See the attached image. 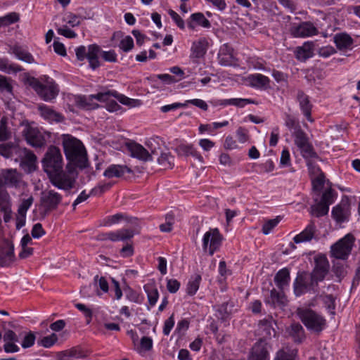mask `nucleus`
<instances>
[{
    "label": "nucleus",
    "mask_w": 360,
    "mask_h": 360,
    "mask_svg": "<svg viewBox=\"0 0 360 360\" xmlns=\"http://www.w3.org/2000/svg\"><path fill=\"white\" fill-rule=\"evenodd\" d=\"M250 84L257 88H266L269 84V79L261 74L251 75L248 78Z\"/></svg>",
    "instance_id": "obj_32"
},
{
    "label": "nucleus",
    "mask_w": 360,
    "mask_h": 360,
    "mask_svg": "<svg viewBox=\"0 0 360 360\" xmlns=\"http://www.w3.org/2000/svg\"><path fill=\"white\" fill-rule=\"evenodd\" d=\"M34 201V198L32 196L29 197L27 199L23 200L22 203L18 207V212L26 214L27 210L32 205Z\"/></svg>",
    "instance_id": "obj_62"
},
{
    "label": "nucleus",
    "mask_w": 360,
    "mask_h": 360,
    "mask_svg": "<svg viewBox=\"0 0 360 360\" xmlns=\"http://www.w3.org/2000/svg\"><path fill=\"white\" fill-rule=\"evenodd\" d=\"M38 110L41 116L49 121L60 122L63 120V116L60 113L56 112L52 108L44 104L39 105Z\"/></svg>",
    "instance_id": "obj_25"
},
{
    "label": "nucleus",
    "mask_w": 360,
    "mask_h": 360,
    "mask_svg": "<svg viewBox=\"0 0 360 360\" xmlns=\"http://www.w3.org/2000/svg\"><path fill=\"white\" fill-rule=\"evenodd\" d=\"M221 315H230L236 313L234 304L232 302H226L219 306L217 310Z\"/></svg>",
    "instance_id": "obj_48"
},
{
    "label": "nucleus",
    "mask_w": 360,
    "mask_h": 360,
    "mask_svg": "<svg viewBox=\"0 0 360 360\" xmlns=\"http://www.w3.org/2000/svg\"><path fill=\"white\" fill-rule=\"evenodd\" d=\"M42 162L44 171L48 175L62 169L63 158L60 149L56 146H50Z\"/></svg>",
    "instance_id": "obj_7"
},
{
    "label": "nucleus",
    "mask_w": 360,
    "mask_h": 360,
    "mask_svg": "<svg viewBox=\"0 0 360 360\" xmlns=\"http://www.w3.org/2000/svg\"><path fill=\"white\" fill-rule=\"evenodd\" d=\"M139 233V229H122L115 231H111L110 235V241H127L134 237L135 234Z\"/></svg>",
    "instance_id": "obj_20"
},
{
    "label": "nucleus",
    "mask_w": 360,
    "mask_h": 360,
    "mask_svg": "<svg viewBox=\"0 0 360 360\" xmlns=\"http://www.w3.org/2000/svg\"><path fill=\"white\" fill-rule=\"evenodd\" d=\"M88 352L80 347H73L70 349L63 351L59 354L60 360H70L72 358L84 359L88 356Z\"/></svg>",
    "instance_id": "obj_23"
},
{
    "label": "nucleus",
    "mask_w": 360,
    "mask_h": 360,
    "mask_svg": "<svg viewBox=\"0 0 360 360\" xmlns=\"http://www.w3.org/2000/svg\"><path fill=\"white\" fill-rule=\"evenodd\" d=\"M207 41L205 39H200L194 41L191 46L192 53L196 58L202 57L206 52Z\"/></svg>",
    "instance_id": "obj_38"
},
{
    "label": "nucleus",
    "mask_w": 360,
    "mask_h": 360,
    "mask_svg": "<svg viewBox=\"0 0 360 360\" xmlns=\"http://www.w3.org/2000/svg\"><path fill=\"white\" fill-rule=\"evenodd\" d=\"M325 176L323 173H320L316 177L312 179V186L315 191H320L324 184Z\"/></svg>",
    "instance_id": "obj_57"
},
{
    "label": "nucleus",
    "mask_w": 360,
    "mask_h": 360,
    "mask_svg": "<svg viewBox=\"0 0 360 360\" xmlns=\"http://www.w3.org/2000/svg\"><path fill=\"white\" fill-rule=\"evenodd\" d=\"M22 135L25 136L28 144L34 148H41L46 145V140L49 134L39 131L38 129L25 126L22 131Z\"/></svg>",
    "instance_id": "obj_8"
},
{
    "label": "nucleus",
    "mask_w": 360,
    "mask_h": 360,
    "mask_svg": "<svg viewBox=\"0 0 360 360\" xmlns=\"http://www.w3.org/2000/svg\"><path fill=\"white\" fill-rule=\"evenodd\" d=\"M354 238L351 234L346 235L331 246V255L337 259H345L349 255Z\"/></svg>",
    "instance_id": "obj_10"
},
{
    "label": "nucleus",
    "mask_w": 360,
    "mask_h": 360,
    "mask_svg": "<svg viewBox=\"0 0 360 360\" xmlns=\"http://www.w3.org/2000/svg\"><path fill=\"white\" fill-rule=\"evenodd\" d=\"M297 100L303 115L307 117L308 121L313 122L314 120L311 115L312 104L309 101V97L305 94L304 91H298L297 94Z\"/></svg>",
    "instance_id": "obj_17"
},
{
    "label": "nucleus",
    "mask_w": 360,
    "mask_h": 360,
    "mask_svg": "<svg viewBox=\"0 0 360 360\" xmlns=\"http://www.w3.org/2000/svg\"><path fill=\"white\" fill-rule=\"evenodd\" d=\"M131 170L127 166L112 165L104 172V176L108 178L120 177L126 173H130Z\"/></svg>",
    "instance_id": "obj_28"
},
{
    "label": "nucleus",
    "mask_w": 360,
    "mask_h": 360,
    "mask_svg": "<svg viewBox=\"0 0 360 360\" xmlns=\"http://www.w3.org/2000/svg\"><path fill=\"white\" fill-rule=\"evenodd\" d=\"M302 321L310 330L319 333L326 326V321L323 316H301Z\"/></svg>",
    "instance_id": "obj_16"
},
{
    "label": "nucleus",
    "mask_w": 360,
    "mask_h": 360,
    "mask_svg": "<svg viewBox=\"0 0 360 360\" xmlns=\"http://www.w3.org/2000/svg\"><path fill=\"white\" fill-rule=\"evenodd\" d=\"M124 219V215L120 213H117L114 215H111L105 219L104 225L105 226H111L112 224L118 223L120 220Z\"/></svg>",
    "instance_id": "obj_63"
},
{
    "label": "nucleus",
    "mask_w": 360,
    "mask_h": 360,
    "mask_svg": "<svg viewBox=\"0 0 360 360\" xmlns=\"http://www.w3.org/2000/svg\"><path fill=\"white\" fill-rule=\"evenodd\" d=\"M218 58L219 63L224 66H231L236 63L235 58L226 46L220 49Z\"/></svg>",
    "instance_id": "obj_35"
},
{
    "label": "nucleus",
    "mask_w": 360,
    "mask_h": 360,
    "mask_svg": "<svg viewBox=\"0 0 360 360\" xmlns=\"http://www.w3.org/2000/svg\"><path fill=\"white\" fill-rule=\"evenodd\" d=\"M119 47L125 52L132 49L134 47V41L130 36L123 38L120 43Z\"/></svg>",
    "instance_id": "obj_55"
},
{
    "label": "nucleus",
    "mask_w": 360,
    "mask_h": 360,
    "mask_svg": "<svg viewBox=\"0 0 360 360\" xmlns=\"http://www.w3.org/2000/svg\"><path fill=\"white\" fill-rule=\"evenodd\" d=\"M0 179L3 186L13 188H20L23 183L21 175L16 169H5L0 172Z\"/></svg>",
    "instance_id": "obj_13"
},
{
    "label": "nucleus",
    "mask_w": 360,
    "mask_h": 360,
    "mask_svg": "<svg viewBox=\"0 0 360 360\" xmlns=\"http://www.w3.org/2000/svg\"><path fill=\"white\" fill-rule=\"evenodd\" d=\"M271 345L265 339L259 338L252 347L248 360H269Z\"/></svg>",
    "instance_id": "obj_9"
},
{
    "label": "nucleus",
    "mask_w": 360,
    "mask_h": 360,
    "mask_svg": "<svg viewBox=\"0 0 360 360\" xmlns=\"http://www.w3.org/2000/svg\"><path fill=\"white\" fill-rule=\"evenodd\" d=\"M335 43L339 49H346L352 44L353 39L349 34L342 33L335 36Z\"/></svg>",
    "instance_id": "obj_39"
},
{
    "label": "nucleus",
    "mask_w": 360,
    "mask_h": 360,
    "mask_svg": "<svg viewBox=\"0 0 360 360\" xmlns=\"http://www.w3.org/2000/svg\"><path fill=\"white\" fill-rule=\"evenodd\" d=\"M63 146L66 158L71 164L80 168L87 166L86 151L79 140L69 134L63 135Z\"/></svg>",
    "instance_id": "obj_1"
},
{
    "label": "nucleus",
    "mask_w": 360,
    "mask_h": 360,
    "mask_svg": "<svg viewBox=\"0 0 360 360\" xmlns=\"http://www.w3.org/2000/svg\"><path fill=\"white\" fill-rule=\"evenodd\" d=\"M18 20L19 15L16 13H10L4 17H0V23L1 25H8Z\"/></svg>",
    "instance_id": "obj_51"
},
{
    "label": "nucleus",
    "mask_w": 360,
    "mask_h": 360,
    "mask_svg": "<svg viewBox=\"0 0 360 360\" xmlns=\"http://www.w3.org/2000/svg\"><path fill=\"white\" fill-rule=\"evenodd\" d=\"M274 282L280 290H283L289 285L290 272L288 269L283 268L278 271L274 277Z\"/></svg>",
    "instance_id": "obj_31"
},
{
    "label": "nucleus",
    "mask_w": 360,
    "mask_h": 360,
    "mask_svg": "<svg viewBox=\"0 0 360 360\" xmlns=\"http://www.w3.org/2000/svg\"><path fill=\"white\" fill-rule=\"evenodd\" d=\"M222 237L217 229H210L207 231L202 238V247L205 251L207 250L209 245V253L212 255L219 248Z\"/></svg>",
    "instance_id": "obj_12"
},
{
    "label": "nucleus",
    "mask_w": 360,
    "mask_h": 360,
    "mask_svg": "<svg viewBox=\"0 0 360 360\" xmlns=\"http://www.w3.org/2000/svg\"><path fill=\"white\" fill-rule=\"evenodd\" d=\"M184 103H186V107L188 106V104H192L203 110H207L208 109V105L207 103L202 99L195 98L187 100L185 101Z\"/></svg>",
    "instance_id": "obj_59"
},
{
    "label": "nucleus",
    "mask_w": 360,
    "mask_h": 360,
    "mask_svg": "<svg viewBox=\"0 0 360 360\" xmlns=\"http://www.w3.org/2000/svg\"><path fill=\"white\" fill-rule=\"evenodd\" d=\"M201 281V276L195 274L191 278L187 285L188 294L193 295L195 294L199 288L200 283Z\"/></svg>",
    "instance_id": "obj_42"
},
{
    "label": "nucleus",
    "mask_w": 360,
    "mask_h": 360,
    "mask_svg": "<svg viewBox=\"0 0 360 360\" xmlns=\"http://www.w3.org/2000/svg\"><path fill=\"white\" fill-rule=\"evenodd\" d=\"M298 148L300 149L304 158L308 159L317 157L316 153L314 151L311 146H310L308 142Z\"/></svg>",
    "instance_id": "obj_49"
},
{
    "label": "nucleus",
    "mask_w": 360,
    "mask_h": 360,
    "mask_svg": "<svg viewBox=\"0 0 360 360\" xmlns=\"http://www.w3.org/2000/svg\"><path fill=\"white\" fill-rule=\"evenodd\" d=\"M290 32L295 37H309L316 35L319 32L311 22H303L297 25L292 26Z\"/></svg>",
    "instance_id": "obj_14"
},
{
    "label": "nucleus",
    "mask_w": 360,
    "mask_h": 360,
    "mask_svg": "<svg viewBox=\"0 0 360 360\" xmlns=\"http://www.w3.org/2000/svg\"><path fill=\"white\" fill-rule=\"evenodd\" d=\"M97 94L89 96H78L75 98V102L78 107L84 110H94L98 108V105L94 103V99H96Z\"/></svg>",
    "instance_id": "obj_24"
},
{
    "label": "nucleus",
    "mask_w": 360,
    "mask_h": 360,
    "mask_svg": "<svg viewBox=\"0 0 360 360\" xmlns=\"http://www.w3.org/2000/svg\"><path fill=\"white\" fill-rule=\"evenodd\" d=\"M0 70L10 74L21 72L22 68L17 64L11 63L6 58H0Z\"/></svg>",
    "instance_id": "obj_36"
},
{
    "label": "nucleus",
    "mask_w": 360,
    "mask_h": 360,
    "mask_svg": "<svg viewBox=\"0 0 360 360\" xmlns=\"http://www.w3.org/2000/svg\"><path fill=\"white\" fill-rule=\"evenodd\" d=\"M316 226L313 222H311L300 233L296 235L293 240L295 243L310 241L315 233Z\"/></svg>",
    "instance_id": "obj_27"
},
{
    "label": "nucleus",
    "mask_w": 360,
    "mask_h": 360,
    "mask_svg": "<svg viewBox=\"0 0 360 360\" xmlns=\"http://www.w3.org/2000/svg\"><path fill=\"white\" fill-rule=\"evenodd\" d=\"M257 333L259 335L262 336L267 340V338L275 336L276 331L272 326V316H269L260 321L258 324Z\"/></svg>",
    "instance_id": "obj_21"
},
{
    "label": "nucleus",
    "mask_w": 360,
    "mask_h": 360,
    "mask_svg": "<svg viewBox=\"0 0 360 360\" xmlns=\"http://www.w3.org/2000/svg\"><path fill=\"white\" fill-rule=\"evenodd\" d=\"M323 302L324 303L325 307L328 309V313L331 315H334L335 314V299L332 295H326L323 297Z\"/></svg>",
    "instance_id": "obj_54"
},
{
    "label": "nucleus",
    "mask_w": 360,
    "mask_h": 360,
    "mask_svg": "<svg viewBox=\"0 0 360 360\" xmlns=\"http://www.w3.org/2000/svg\"><path fill=\"white\" fill-rule=\"evenodd\" d=\"M13 87L9 82V79L0 75V90L8 93H12Z\"/></svg>",
    "instance_id": "obj_61"
},
{
    "label": "nucleus",
    "mask_w": 360,
    "mask_h": 360,
    "mask_svg": "<svg viewBox=\"0 0 360 360\" xmlns=\"http://www.w3.org/2000/svg\"><path fill=\"white\" fill-rule=\"evenodd\" d=\"M144 289L148 295L149 304L154 306L159 297L158 289L151 285H145Z\"/></svg>",
    "instance_id": "obj_43"
},
{
    "label": "nucleus",
    "mask_w": 360,
    "mask_h": 360,
    "mask_svg": "<svg viewBox=\"0 0 360 360\" xmlns=\"http://www.w3.org/2000/svg\"><path fill=\"white\" fill-rule=\"evenodd\" d=\"M314 269L328 272L329 263L324 255H319L315 258Z\"/></svg>",
    "instance_id": "obj_46"
},
{
    "label": "nucleus",
    "mask_w": 360,
    "mask_h": 360,
    "mask_svg": "<svg viewBox=\"0 0 360 360\" xmlns=\"http://www.w3.org/2000/svg\"><path fill=\"white\" fill-rule=\"evenodd\" d=\"M11 51L18 59L22 61L27 63H32L34 62V59L31 53L21 46H14L11 48Z\"/></svg>",
    "instance_id": "obj_33"
},
{
    "label": "nucleus",
    "mask_w": 360,
    "mask_h": 360,
    "mask_svg": "<svg viewBox=\"0 0 360 360\" xmlns=\"http://www.w3.org/2000/svg\"><path fill=\"white\" fill-rule=\"evenodd\" d=\"M10 201V195L3 186V182L0 179V207L4 206Z\"/></svg>",
    "instance_id": "obj_58"
},
{
    "label": "nucleus",
    "mask_w": 360,
    "mask_h": 360,
    "mask_svg": "<svg viewBox=\"0 0 360 360\" xmlns=\"http://www.w3.org/2000/svg\"><path fill=\"white\" fill-rule=\"evenodd\" d=\"M188 27L192 30H195L197 25L204 28L211 27L210 22L205 17L204 14L200 12L191 14L190 20L187 22Z\"/></svg>",
    "instance_id": "obj_22"
},
{
    "label": "nucleus",
    "mask_w": 360,
    "mask_h": 360,
    "mask_svg": "<svg viewBox=\"0 0 360 360\" xmlns=\"http://www.w3.org/2000/svg\"><path fill=\"white\" fill-rule=\"evenodd\" d=\"M42 82L34 77H29L27 83L37 92L44 101H51L56 97L58 94L57 84L53 79L44 76Z\"/></svg>",
    "instance_id": "obj_3"
},
{
    "label": "nucleus",
    "mask_w": 360,
    "mask_h": 360,
    "mask_svg": "<svg viewBox=\"0 0 360 360\" xmlns=\"http://www.w3.org/2000/svg\"><path fill=\"white\" fill-rule=\"evenodd\" d=\"M280 217H277L275 219H269L266 221L262 226V232L264 234H269L271 230L276 227L280 221Z\"/></svg>",
    "instance_id": "obj_50"
},
{
    "label": "nucleus",
    "mask_w": 360,
    "mask_h": 360,
    "mask_svg": "<svg viewBox=\"0 0 360 360\" xmlns=\"http://www.w3.org/2000/svg\"><path fill=\"white\" fill-rule=\"evenodd\" d=\"M294 293L298 297L307 292H318V284L309 272L302 271L297 274L294 283Z\"/></svg>",
    "instance_id": "obj_6"
},
{
    "label": "nucleus",
    "mask_w": 360,
    "mask_h": 360,
    "mask_svg": "<svg viewBox=\"0 0 360 360\" xmlns=\"http://www.w3.org/2000/svg\"><path fill=\"white\" fill-rule=\"evenodd\" d=\"M335 194V191L333 189H326L322 195L321 201L329 206L333 202Z\"/></svg>",
    "instance_id": "obj_56"
},
{
    "label": "nucleus",
    "mask_w": 360,
    "mask_h": 360,
    "mask_svg": "<svg viewBox=\"0 0 360 360\" xmlns=\"http://www.w3.org/2000/svg\"><path fill=\"white\" fill-rule=\"evenodd\" d=\"M57 32L59 34L63 35L69 39L75 38L77 37V34L73 30L68 27L66 25L61 27H58L57 29Z\"/></svg>",
    "instance_id": "obj_60"
},
{
    "label": "nucleus",
    "mask_w": 360,
    "mask_h": 360,
    "mask_svg": "<svg viewBox=\"0 0 360 360\" xmlns=\"http://www.w3.org/2000/svg\"><path fill=\"white\" fill-rule=\"evenodd\" d=\"M8 119L3 117L0 120V141H6L11 137V131L7 128Z\"/></svg>",
    "instance_id": "obj_45"
},
{
    "label": "nucleus",
    "mask_w": 360,
    "mask_h": 360,
    "mask_svg": "<svg viewBox=\"0 0 360 360\" xmlns=\"http://www.w3.org/2000/svg\"><path fill=\"white\" fill-rule=\"evenodd\" d=\"M285 125L290 129L296 131L300 129V123L292 116L287 114L285 118Z\"/></svg>",
    "instance_id": "obj_53"
},
{
    "label": "nucleus",
    "mask_w": 360,
    "mask_h": 360,
    "mask_svg": "<svg viewBox=\"0 0 360 360\" xmlns=\"http://www.w3.org/2000/svg\"><path fill=\"white\" fill-rule=\"evenodd\" d=\"M350 214V207L347 202H342L333 207L332 216L338 223H342L348 220Z\"/></svg>",
    "instance_id": "obj_18"
},
{
    "label": "nucleus",
    "mask_w": 360,
    "mask_h": 360,
    "mask_svg": "<svg viewBox=\"0 0 360 360\" xmlns=\"http://www.w3.org/2000/svg\"><path fill=\"white\" fill-rule=\"evenodd\" d=\"M329 206L321 201L311 207L312 214L317 217L327 214Z\"/></svg>",
    "instance_id": "obj_44"
},
{
    "label": "nucleus",
    "mask_w": 360,
    "mask_h": 360,
    "mask_svg": "<svg viewBox=\"0 0 360 360\" xmlns=\"http://www.w3.org/2000/svg\"><path fill=\"white\" fill-rule=\"evenodd\" d=\"M20 146L13 143H1L0 155L8 158H15L18 154Z\"/></svg>",
    "instance_id": "obj_37"
},
{
    "label": "nucleus",
    "mask_w": 360,
    "mask_h": 360,
    "mask_svg": "<svg viewBox=\"0 0 360 360\" xmlns=\"http://www.w3.org/2000/svg\"><path fill=\"white\" fill-rule=\"evenodd\" d=\"M266 302L274 308L282 309L286 306L288 300L283 290L278 292L274 288L271 290L270 295L266 298Z\"/></svg>",
    "instance_id": "obj_19"
},
{
    "label": "nucleus",
    "mask_w": 360,
    "mask_h": 360,
    "mask_svg": "<svg viewBox=\"0 0 360 360\" xmlns=\"http://www.w3.org/2000/svg\"><path fill=\"white\" fill-rule=\"evenodd\" d=\"M255 103L254 101L248 98H230L221 101L220 104L224 105H231L243 108L247 104Z\"/></svg>",
    "instance_id": "obj_41"
},
{
    "label": "nucleus",
    "mask_w": 360,
    "mask_h": 360,
    "mask_svg": "<svg viewBox=\"0 0 360 360\" xmlns=\"http://www.w3.org/2000/svg\"><path fill=\"white\" fill-rule=\"evenodd\" d=\"M112 98H116L120 103L129 108L138 107L141 105L140 100L128 98L115 90L101 91L98 93L96 96L97 101L106 103L105 108L109 112H116L119 110L121 107Z\"/></svg>",
    "instance_id": "obj_2"
},
{
    "label": "nucleus",
    "mask_w": 360,
    "mask_h": 360,
    "mask_svg": "<svg viewBox=\"0 0 360 360\" xmlns=\"http://www.w3.org/2000/svg\"><path fill=\"white\" fill-rule=\"evenodd\" d=\"M34 341H35L34 334L32 332H30L25 336L22 342V347L23 348L30 347L34 344Z\"/></svg>",
    "instance_id": "obj_64"
},
{
    "label": "nucleus",
    "mask_w": 360,
    "mask_h": 360,
    "mask_svg": "<svg viewBox=\"0 0 360 360\" xmlns=\"http://www.w3.org/2000/svg\"><path fill=\"white\" fill-rule=\"evenodd\" d=\"M160 156L158 158V164L165 169L172 168L174 166V158L170 153H160Z\"/></svg>",
    "instance_id": "obj_40"
},
{
    "label": "nucleus",
    "mask_w": 360,
    "mask_h": 360,
    "mask_svg": "<svg viewBox=\"0 0 360 360\" xmlns=\"http://www.w3.org/2000/svg\"><path fill=\"white\" fill-rule=\"evenodd\" d=\"M313 44L306 42L296 51V58L300 61H305L313 56Z\"/></svg>",
    "instance_id": "obj_34"
},
{
    "label": "nucleus",
    "mask_w": 360,
    "mask_h": 360,
    "mask_svg": "<svg viewBox=\"0 0 360 360\" xmlns=\"http://www.w3.org/2000/svg\"><path fill=\"white\" fill-rule=\"evenodd\" d=\"M17 158L20 159L22 165H26L28 167L29 172L34 169L37 157L32 151L20 147L16 158H15V160H17Z\"/></svg>",
    "instance_id": "obj_15"
},
{
    "label": "nucleus",
    "mask_w": 360,
    "mask_h": 360,
    "mask_svg": "<svg viewBox=\"0 0 360 360\" xmlns=\"http://www.w3.org/2000/svg\"><path fill=\"white\" fill-rule=\"evenodd\" d=\"M146 148L136 142L127 143V147L131 155L143 161H150L153 155H158L160 153V144L154 139L148 140L146 143Z\"/></svg>",
    "instance_id": "obj_4"
},
{
    "label": "nucleus",
    "mask_w": 360,
    "mask_h": 360,
    "mask_svg": "<svg viewBox=\"0 0 360 360\" xmlns=\"http://www.w3.org/2000/svg\"><path fill=\"white\" fill-rule=\"evenodd\" d=\"M58 340V337L55 333H52L50 335L44 337L39 342V344L45 348H49L53 346Z\"/></svg>",
    "instance_id": "obj_52"
},
{
    "label": "nucleus",
    "mask_w": 360,
    "mask_h": 360,
    "mask_svg": "<svg viewBox=\"0 0 360 360\" xmlns=\"http://www.w3.org/2000/svg\"><path fill=\"white\" fill-rule=\"evenodd\" d=\"M63 199L62 195L54 190H46L41 193V205L45 212L56 210Z\"/></svg>",
    "instance_id": "obj_11"
},
{
    "label": "nucleus",
    "mask_w": 360,
    "mask_h": 360,
    "mask_svg": "<svg viewBox=\"0 0 360 360\" xmlns=\"http://www.w3.org/2000/svg\"><path fill=\"white\" fill-rule=\"evenodd\" d=\"M292 133L295 136V143L297 147H300L308 142L306 134L301 128L294 131Z\"/></svg>",
    "instance_id": "obj_47"
},
{
    "label": "nucleus",
    "mask_w": 360,
    "mask_h": 360,
    "mask_svg": "<svg viewBox=\"0 0 360 360\" xmlns=\"http://www.w3.org/2000/svg\"><path fill=\"white\" fill-rule=\"evenodd\" d=\"M77 173L70 165L67 166V171L62 169L49 175L51 183L59 189L70 191L75 187Z\"/></svg>",
    "instance_id": "obj_5"
},
{
    "label": "nucleus",
    "mask_w": 360,
    "mask_h": 360,
    "mask_svg": "<svg viewBox=\"0 0 360 360\" xmlns=\"http://www.w3.org/2000/svg\"><path fill=\"white\" fill-rule=\"evenodd\" d=\"M287 332L296 343L302 342L306 338L304 328L300 323H292Z\"/></svg>",
    "instance_id": "obj_26"
},
{
    "label": "nucleus",
    "mask_w": 360,
    "mask_h": 360,
    "mask_svg": "<svg viewBox=\"0 0 360 360\" xmlns=\"http://www.w3.org/2000/svg\"><path fill=\"white\" fill-rule=\"evenodd\" d=\"M14 248L13 245H7L0 252V266H9L14 260Z\"/></svg>",
    "instance_id": "obj_30"
},
{
    "label": "nucleus",
    "mask_w": 360,
    "mask_h": 360,
    "mask_svg": "<svg viewBox=\"0 0 360 360\" xmlns=\"http://www.w3.org/2000/svg\"><path fill=\"white\" fill-rule=\"evenodd\" d=\"M100 52L101 49L98 45L91 44L88 47L86 58L89 60L90 67L94 70L100 65L98 61V55Z\"/></svg>",
    "instance_id": "obj_29"
}]
</instances>
